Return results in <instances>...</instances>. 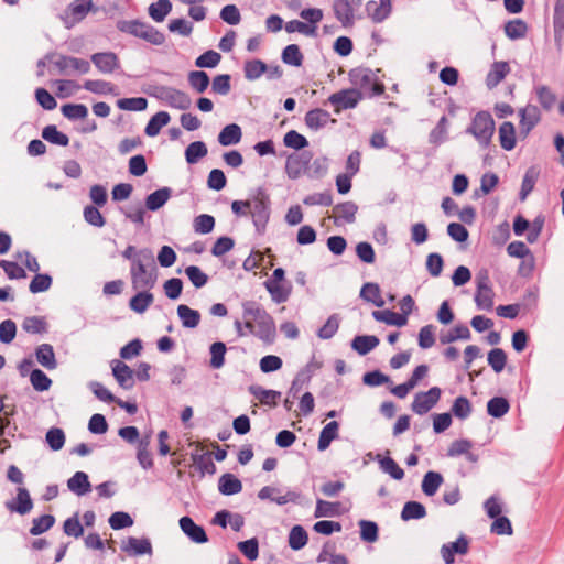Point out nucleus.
I'll list each match as a JSON object with an SVG mask.
<instances>
[{"mask_svg": "<svg viewBox=\"0 0 564 564\" xmlns=\"http://www.w3.org/2000/svg\"><path fill=\"white\" fill-rule=\"evenodd\" d=\"M62 113L69 120L85 119L88 116V109L83 104H66L63 105Z\"/></svg>", "mask_w": 564, "mask_h": 564, "instance_id": "obj_55", "label": "nucleus"}, {"mask_svg": "<svg viewBox=\"0 0 564 564\" xmlns=\"http://www.w3.org/2000/svg\"><path fill=\"white\" fill-rule=\"evenodd\" d=\"M308 541V535L302 525H294L289 533V545L292 550L303 549Z\"/></svg>", "mask_w": 564, "mask_h": 564, "instance_id": "obj_45", "label": "nucleus"}, {"mask_svg": "<svg viewBox=\"0 0 564 564\" xmlns=\"http://www.w3.org/2000/svg\"><path fill=\"white\" fill-rule=\"evenodd\" d=\"M510 409V404L508 400L503 397H495L490 399L487 403V412L489 415L494 417H502L508 413Z\"/></svg>", "mask_w": 564, "mask_h": 564, "instance_id": "obj_49", "label": "nucleus"}, {"mask_svg": "<svg viewBox=\"0 0 564 564\" xmlns=\"http://www.w3.org/2000/svg\"><path fill=\"white\" fill-rule=\"evenodd\" d=\"M139 292L130 299V308L139 314L144 313L154 301V296L150 290H138Z\"/></svg>", "mask_w": 564, "mask_h": 564, "instance_id": "obj_27", "label": "nucleus"}, {"mask_svg": "<svg viewBox=\"0 0 564 564\" xmlns=\"http://www.w3.org/2000/svg\"><path fill=\"white\" fill-rule=\"evenodd\" d=\"M334 223L340 224V220L351 224L356 219L358 206L354 202H344L334 206Z\"/></svg>", "mask_w": 564, "mask_h": 564, "instance_id": "obj_17", "label": "nucleus"}, {"mask_svg": "<svg viewBox=\"0 0 564 564\" xmlns=\"http://www.w3.org/2000/svg\"><path fill=\"white\" fill-rule=\"evenodd\" d=\"M519 116L520 132L524 135H528L541 120V111L534 105H527L524 108L520 109Z\"/></svg>", "mask_w": 564, "mask_h": 564, "instance_id": "obj_13", "label": "nucleus"}, {"mask_svg": "<svg viewBox=\"0 0 564 564\" xmlns=\"http://www.w3.org/2000/svg\"><path fill=\"white\" fill-rule=\"evenodd\" d=\"M330 119L327 110L315 108L306 112L305 124L312 130H319L324 128Z\"/></svg>", "mask_w": 564, "mask_h": 564, "instance_id": "obj_24", "label": "nucleus"}, {"mask_svg": "<svg viewBox=\"0 0 564 564\" xmlns=\"http://www.w3.org/2000/svg\"><path fill=\"white\" fill-rule=\"evenodd\" d=\"M268 65L260 59L247 61L243 66L245 77L248 80H256L265 74Z\"/></svg>", "mask_w": 564, "mask_h": 564, "instance_id": "obj_46", "label": "nucleus"}, {"mask_svg": "<svg viewBox=\"0 0 564 564\" xmlns=\"http://www.w3.org/2000/svg\"><path fill=\"white\" fill-rule=\"evenodd\" d=\"M264 286L270 293L272 301L280 304L288 301L291 294L292 286L286 282L265 281Z\"/></svg>", "mask_w": 564, "mask_h": 564, "instance_id": "obj_19", "label": "nucleus"}, {"mask_svg": "<svg viewBox=\"0 0 564 564\" xmlns=\"http://www.w3.org/2000/svg\"><path fill=\"white\" fill-rule=\"evenodd\" d=\"M339 424L336 421L327 423L321 431L317 448L323 452L327 449L330 443L338 437Z\"/></svg>", "mask_w": 564, "mask_h": 564, "instance_id": "obj_28", "label": "nucleus"}, {"mask_svg": "<svg viewBox=\"0 0 564 564\" xmlns=\"http://www.w3.org/2000/svg\"><path fill=\"white\" fill-rule=\"evenodd\" d=\"M220 59L221 55L218 52L209 50L196 58L195 65L199 68H214L219 64Z\"/></svg>", "mask_w": 564, "mask_h": 564, "instance_id": "obj_60", "label": "nucleus"}, {"mask_svg": "<svg viewBox=\"0 0 564 564\" xmlns=\"http://www.w3.org/2000/svg\"><path fill=\"white\" fill-rule=\"evenodd\" d=\"M249 392L258 399L262 404L274 406L281 397L279 391L267 390L261 386H250Z\"/></svg>", "mask_w": 564, "mask_h": 564, "instance_id": "obj_29", "label": "nucleus"}, {"mask_svg": "<svg viewBox=\"0 0 564 564\" xmlns=\"http://www.w3.org/2000/svg\"><path fill=\"white\" fill-rule=\"evenodd\" d=\"M372 316L378 322H382L388 325H394L398 327L404 326L408 323V317L405 315L392 312L390 310L373 311Z\"/></svg>", "mask_w": 564, "mask_h": 564, "instance_id": "obj_33", "label": "nucleus"}, {"mask_svg": "<svg viewBox=\"0 0 564 564\" xmlns=\"http://www.w3.org/2000/svg\"><path fill=\"white\" fill-rule=\"evenodd\" d=\"M443 481V476L440 473L427 471L422 480V491L426 496L432 497L437 492Z\"/></svg>", "mask_w": 564, "mask_h": 564, "instance_id": "obj_37", "label": "nucleus"}, {"mask_svg": "<svg viewBox=\"0 0 564 564\" xmlns=\"http://www.w3.org/2000/svg\"><path fill=\"white\" fill-rule=\"evenodd\" d=\"M193 227L197 234H209L215 227V218L207 214H202L194 218Z\"/></svg>", "mask_w": 564, "mask_h": 564, "instance_id": "obj_62", "label": "nucleus"}, {"mask_svg": "<svg viewBox=\"0 0 564 564\" xmlns=\"http://www.w3.org/2000/svg\"><path fill=\"white\" fill-rule=\"evenodd\" d=\"M469 338H470L469 328L464 324H459V325L454 326L447 333L442 334L440 336V341H441V344L446 345V344L456 341L458 339H469Z\"/></svg>", "mask_w": 564, "mask_h": 564, "instance_id": "obj_42", "label": "nucleus"}, {"mask_svg": "<svg viewBox=\"0 0 564 564\" xmlns=\"http://www.w3.org/2000/svg\"><path fill=\"white\" fill-rule=\"evenodd\" d=\"M122 257L131 262L130 278L133 290H151L158 280V268L150 248L137 249L129 245Z\"/></svg>", "mask_w": 564, "mask_h": 564, "instance_id": "obj_1", "label": "nucleus"}, {"mask_svg": "<svg viewBox=\"0 0 564 564\" xmlns=\"http://www.w3.org/2000/svg\"><path fill=\"white\" fill-rule=\"evenodd\" d=\"M510 66L507 62H495L486 77L488 88H495L509 74Z\"/></svg>", "mask_w": 564, "mask_h": 564, "instance_id": "obj_22", "label": "nucleus"}, {"mask_svg": "<svg viewBox=\"0 0 564 564\" xmlns=\"http://www.w3.org/2000/svg\"><path fill=\"white\" fill-rule=\"evenodd\" d=\"M117 106L122 110L142 111L147 108L148 101L143 97L122 98L117 101Z\"/></svg>", "mask_w": 564, "mask_h": 564, "instance_id": "obj_61", "label": "nucleus"}, {"mask_svg": "<svg viewBox=\"0 0 564 564\" xmlns=\"http://www.w3.org/2000/svg\"><path fill=\"white\" fill-rule=\"evenodd\" d=\"M535 94L538 97V101L541 105V107L545 110L552 109L556 101V96L554 93L544 85H540L535 87Z\"/></svg>", "mask_w": 564, "mask_h": 564, "instance_id": "obj_57", "label": "nucleus"}, {"mask_svg": "<svg viewBox=\"0 0 564 564\" xmlns=\"http://www.w3.org/2000/svg\"><path fill=\"white\" fill-rule=\"evenodd\" d=\"M177 314L182 322V325L186 328H195L200 322V314L198 311L191 308L185 304H181L177 307Z\"/></svg>", "mask_w": 564, "mask_h": 564, "instance_id": "obj_36", "label": "nucleus"}, {"mask_svg": "<svg viewBox=\"0 0 564 564\" xmlns=\"http://www.w3.org/2000/svg\"><path fill=\"white\" fill-rule=\"evenodd\" d=\"M192 459L202 476L205 474H215L216 466L209 454H194L192 455Z\"/></svg>", "mask_w": 564, "mask_h": 564, "instance_id": "obj_54", "label": "nucleus"}, {"mask_svg": "<svg viewBox=\"0 0 564 564\" xmlns=\"http://www.w3.org/2000/svg\"><path fill=\"white\" fill-rule=\"evenodd\" d=\"M156 97L172 108L187 110L192 106L191 97L173 87H160Z\"/></svg>", "mask_w": 564, "mask_h": 564, "instance_id": "obj_8", "label": "nucleus"}, {"mask_svg": "<svg viewBox=\"0 0 564 564\" xmlns=\"http://www.w3.org/2000/svg\"><path fill=\"white\" fill-rule=\"evenodd\" d=\"M172 189L170 187H162L148 195L145 206L149 210L160 209L171 197Z\"/></svg>", "mask_w": 564, "mask_h": 564, "instance_id": "obj_30", "label": "nucleus"}, {"mask_svg": "<svg viewBox=\"0 0 564 564\" xmlns=\"http://www.w3.org/2000/svg\"><path fill=\"white\" fill-rule=\"evenodd\" d=\"M494 290L492 288L477 289L475 294V302L479 310L490 311L494 306Z\"/></svg>", "mask_w": 564, "mask_h": 564, "instance_id": "obj_53", "label": "nucleus"}, {"mask_svg": "<svg viewBox=\"0 0 564 564\" xmlns=\"http://www.w3.org/2000/svg\"><path fill=\"white\" fill-rule=\"evenodd\" d=\"M245 327L264 343H272L276 335L273 317L257 302L245 301L242 303Z\"/></svg>", "mask_w": 564, "mask_h": 564, "instance_id": "obj_2", "label": "nucleus"}, {"mask_svg": "<svg viewBox=\"0 0 564 564\" xmlns=\"http://www.w3.org/2000/svg\"><path fill=\"white\" fill-rule=\"evenodd\" d=\"M310 161L311 154L307 152L290 154L285 162V173L288 177L297 180L305 172Z\"/></svg>", "mask_w": 564, "mask_h": 564, "instance_id": "obj_11", "label": "nucleus"}, {"mask_svg": "<svg viewBox=\"0 0 564 564\" xmlns=\"http://www.w3.org/2000/svg\"><path fill=\"white\" fill-rule=\"evenodd\" d=\"M35 357L37 362L48 370H53L57 367L55 352L50 344H42L35 350Z\"/></svg>", "mask_w": 564, "mask_h": 564, "instance_id": "obj_26", "label": "nucleus"}, {"mask_svg": "<svg viewBox=\"0 0 564 564\" xmlns=\"http://www.w3.org/2000/svg\"><path fill=\"white\" fill-rule=\"evenodd\" d=\"M116 28L126 34L142 39L152 45H162L165 35L149 23L140 20H119Z\"/></svg>", "mask_w": 564, "mask_h": 564, "instance_id": "obj_3", "label": "nucleus"}, {"mask_svg": "<svg viewBox=\"0 0 564 564\" xmlns=\"http://www.w3.org/2000/svg\"><path fill=\"white\" fill-rule=\"evenodd\" d=\"M499 141L502 149L511 151L516 147V129L512 122L506 121L499 127Z\"/></svg>", "mask_w": 564, "mask_h": 564, "instance_id": "obj_32", "label": "nucleus"}, {"mask_svg": "<svg viewBox=\"0 0 564 564\" xmlns=\"http://www.w3.org/2000/svg\"><path fill=\"white\" fill-rule=\"evenodd\" d=\"M22 328L29 334H44L47 332V323L42 316L25 317Z\"/></svg>", "mask_w": 564, "mask_h": 564, "instance_id": "obj_51", "label": "nucleus"}, {"mask_svg": "<svg viewBox=\"0 0 564 564\" xmlns=\"http://www.w3.org/2000/svg\"><path fill=\"white\" fill-rule=\"evenodd\" d=\"M90 59L96 68L104 74L113 73L120 67L119 57L113 52L95 53Z\"/></svg>", "mask_w": 564, "mask_h": 564, "instance_id": "obj_12", "label": "nucleus"}, {"mask_svg": "<svg viewBox=\"0 0 564 564\" xmlns=\"http://www.w3.org/2000/svg\"><path fill=\"white\" fill-rule=\"evenodd\" d=\"M171 120L169 112L159 111L148 122L144 132L149 137H155L160 133L161 129L165 127Z\"/></svg>", "mask_w": 564, "mask_h": 564, "instance_id": "obj_35", "label": "nucleus"}, {"mask_svg": "<svg viewBox=\"0 0 564 564\" xmlns=\"http://www.w3.org/2000/svg\"><path fill=\"white\" fill-rule=\"evenodd\" d=\"M94 9L93 0H75L68 6V14L70 23L75 24L86 18Z\"/></svg>", "mask_w": 564, "mask_h": 564, "instance_id": "obj_20", "label": "nucleus"}, {"mask_svg": "<svg viewBox=\"0 0 564 564\" xmlns=\"http://www.w3.org/2000/svg\"><path fill=\"white\" fill-rule=\"evenodd\" d=\"M55 66L62 73H65L68 69H73L79 74H87L90 70V63L88 61L66 55H61L55 61Z\"/></svg>", "mask_w": 564, "mask_h": 564, "instance_id": "obj_14", "label": "nucleus"}, {"mask_svg": "<svg viewBox=\"0 0 564 564\" xmlns=\"http://www.w3.org/2000/svg\"><path fill=\"white\" fill-rule=\"evenodd\" d=\"M122 551L130 555H143L152 553V545L149 539L128 538L121 546Z\"/></svg>", "mask_w": 564, "mask_h": 564, "instance_id": "obj_21", "label": "nucleus"}, {"mask_svg": "<svg viewBox=\"0 0 564 564\" xmlns=\"http://www.w3.org/2000/svg\"><path fill=\"white\" fill-rule=\"evenodd\" d=\"M55 523V518L52 514H43L33 519L30 533L32 535H40L50 530Z\"/></svg>", "mask_w": 564, "mask_h": 564, "instance_id": "obj_58", "label": "nucleus"}, {"mask_svg": "<svg viewBox=\"0 0 564 564\" xmlns=\"http://www.w3.org/2000/svg\"><path fill=\"white\" fill-rule=\"evenodd\" d=\"M30 381L36 391H46L52 384V380L40 369L31 371Z\"/></svg>", "mask_w": 564, "mask_h": 564, "instance_id": "obj_64", "label": "nucleus"}, {"mask_svg": "<svg viewBox=\"0 0 564 564\" xmlns=\"http://www.w3.org/2000/svg\"><path fill=\"white\" fill-rule=\"evenodd\" d=\"M188 84L198 94H203L209 86L210 79L204 70H192L188 73Z\"/></svg>", "mask_w": 564, "mask_h": 564, "instance_id": "obj_40", "label": "nucleus"}, {"mask_svg": "<svg viewBox=\"0 0 564 564\" xmlns=\"http://www.w3.org/2000/svg\"><path fill=\"white\" fill-rule=\"evenodd\" d=\"M171 10L172 3L170 0H158L150 4L148 12L155 22H162Z\"/></svg>", "mask_w": 564, "mask_h": 564, "instance_id": "obj_48", "label": "nucleus"}, {"mask_svg": "<svg viewBox=\"0 0 564 564\" xmlns=\"http://www.w3.org/2000/svg\"><path fill=\"white\" fill-rule=\"evenodd\" d=\"M207 152V147L203 141H194L186 148L185 158L188 164H195L206 156Z\"/></svg>", "mask_w": 564, "mask_h": 564, "instance_id": "obj_50", "label": "nucleus"}, {"mask_svg": "<svg viewBox=\"0 0 564 564\" xmlns=\"http://www.w3.org/2000/svg\"><path fill=\"white\" fill-rule=\"evenodd\" d=\"M33 507L32 499L29 491L24 487L18 488L15 501L7 502V508L10 511H15L19 514H26Z\"/></svg>", "mask_w": 564, "mask_h": 564, "instance_id": "obj_18", "label": "nucleus"}, {"mask_svg": "<svg viewBox=\"0 0 564 564\" xmlns=\"http://www.w3.org/2000/svg\"><path fill=\"white\" fill-rule=\"evenodd\" d=\"M362 0H334V12L344 26L354 23L355 12L361 8Z\"/></svg>", "mask_w": 564, "mask_h": 564, "instance_id": "obj_10", "label": "nucleus"}, {"mask_svg": "<svg viewBox=\"0 0 564 564\" xmlns=\"http://www.w3.org/2000/svg\"><path fill=\"white\" fill-rule=\"evenodd\" d=\"M377 460L383 473L389 474L393 479L401 480L404 477V470L390 456L382 457L377 455Z\"/></svg>", "mask_w": 564, "mask_h": 564, "instance_id": "obj_38", "label": "nucleus"}, {"mask_svg": "<svg viewBox=\"0 0 564 564\" xmlns=\"http://www.w3.org/2000/svg\"><path fill=\"white\" fill-rule=\"evenodd\" d=\"M390 9V0H380L379 3L377 1H368L366 4L367 14L377 23L388 18Z\"/></svg>", "mask_w": 564, "mask_h": 564, "instance_id": "obj_23", "label": "nucleus"}, {"mask_svg": "<svg viewBox=\"0 0 564 564\" xmlns=\"http://www.w3.org/2000/svg\"><path fill=\"white\" fill-rule=\"evenodd\" d=\"M42 138L50 143L66 147L69 143V138L57 130L56 126L50 124L42 130Z\"/></svg>", "mask_w": 564, "mask_h": 564, "instance_id": "obj_47", "label": "nucleus"}, {"mask_svg": "<svg viewBox=\"0 0 564 564\" xmlns=\"http://www.w3.org/2000/svg\"><path fill=\"white\" fill-rule=\"evenodd\" d=\"M182 531L195 543L208 541L207 534L202 525L196 524L192 518L185 516L180 519Z\"/></svg>", "mask_w": 564, "mask_h": 564, "instance_id": "obj_15", "label": "nucleus"}, {"mask_svg": "<svg viewBox=\"0 0 564 564\" xmlns=\"http://www.w3.org/2000/svg\"><path fill=\"white\" fill-rule=\"evenodd\" d=\"M249 214L252 216L253 225L259 234L263 232L270 217V199L265 191L258 188L251 200Z\"/></svg>", "mask_w": 564, "mask_h": 564, "instance_id": "obj_6", "label": "nucleus"}, {"mask_svg": "<svg viewBox=\"0 0 564 564\" xmlns=\"http://www.w3.org/2000/svg\"><path fill=\"white\" fill-rule=\"evenodd\" d=\"M348 78L355 89L368 97L380 96L384 93V85L379 82L375 73L368 67H356L349 70Z\"/></svg>", "mask_w": 564, "mask_h": 564, "instance_id": "obj_4", "label": "nucleus"}, {"mask_svg": "<svg viewBox=\"0 0 564 564\" xmlns=\"http://www.w3.org/2000/svg\"><path fill=\"white\" fill-rule=\"evenodd\" d=\"M442 390L438 387H432L426 392L415 394L411 409L419 415L426 414L440 400Z\"/></svg>", "mask_w": 564, "mask_h": 564, "instance_id": "obj_9", "label": "nucleus"}, {"mask_svg": "<svg viewBox=\"0 0 564 564\" xmlns=\"http://www.w3.org/2000/svg\"><path fill=\"white\" fill-rule=\"evenodd\" d=\"M528 25L524 21L517 19L505 25V33L511 40L522 39L527 35Z\"/></svg>", "mask_w": 564, "mask_h": 564, "instance_id": "obj_52", "label": "nucleus"}, {"mask_svg": "<svg viewBox=\"0 0 564 564\" xmlns=\"http://www.w3.org/2000/svg\"><path fill=\"white\" fill-rule=\"evenodd\" d=\"M226 350V345L221 341L212 344L209 348L212 368L219 369L224 366Z\"/></svg>", "mask_w": 564, "mask_h": 564, "instance_id": "obj_56", "label": "nucleus"}, {"mask_svg": "<svg viewBox=\"0 0 564 564\" xmlns=\"http://www.w3.org/2000/svg\"><path fill=\"white\" fill-rule=\"evenodd\" d=\"M68 489L77 496H84L91 489L88 476L84 471H76L67 481Z\"/></svg>", "mask_w": 564, "mask_h": 564, "instance_id": "obj_25", "label": "nucleus"}, {"mask_svg": "<svg viewBox=\"0 0 564 564\" xmlns=\"http://www.w3.org/2000/svg\"><path fill=\"white\" fill-rule=\"evenodd\" d=\"M379 345V339L372 335L356 336L351 343L359 355H367Z\"/></svg>", "mask_w": 564, "mask_h": 564, "instance_id": "obj_39", "label": "nucleus"}, {"mask_svg": "<svg viewBox=\"0 0 564 564\" xmlns=\"http://www.w3.org/2000/svg\"><path fill=\"white\" fill-rule=\"evenodd\" d=\"M507 362V355L501 348H494L488 354V364L495 370V372L499 373L503 370Z\"/></svg>", "mask_w": 564, "mask_h": 564, "instance_id": "obj_63", "label": "nucleus"}, {"mask_svg": "<svg viewBox=\"0 0 564 564\" xmlns=\"http://www.w3.org/2000/svg\"><path fill=\"white\" fill-rule=\"evenodd\" d=\"M364 98L361 91L355 88L341 89L328 97V102L334 106L335 112L355 108Z\"/></svg>", "mask_w": 564, "mask_h": 564, "instance_id": "obj_7", "label": "nucleus"}, {"mask_svg": "<svg viewBox=\"0 0 564 564\" xmlns=\"http://www.w3.org/2000/svg\"><path fill=\"white\" fill-rule=\"evenodd\" d=\"M471 403L466 397H458L452 405V413L459 420L467 419L471 413Z\"/></svg>", "mask_w": 564, "mask_h": 564, "instance_id": "obj_59", "label": "nucleus"}, {"mask_svg": "<svg viewBox=\"0 0 564 564\" xmlns=\"http://www.w3.org/2000/svg\"><path fill=\"white\" fill-rule=\"evenodd\" d=\"M426 516L425 507L417 501H408L401 511V519L404 521L419 520Z\"/></svg>", "mask_w": 564, "mask_h": 564, "instance_id": "obj_41", "label": "nucleus"}, {"mask_svg": "<svg viewBox=\"0 0 564 564\" xmlns=\"http://www.w3.org/2000/svg\"><path fill=\"white\" fill-rule=\"evenodd\" d=\"M218 489L223 495L230 496L242 490L241 481L232 474H224L218 481Z\"/></svg>", "mask_w": 564, "mask_h": 564, "instance_id": "obj_31", "label": "nucleus"}, {"mask_svg": "<svg viewBox=\"0 0 564 564\" xmlns=\"http://www.w3.org/2000/svg\"><path fill=\"white\" fill-rule=\"evenodd\" d=\"M495 129V120L491 113L481 110L474 116L466 132L471 134L479 145L486 149L491 143Z\"/></svg>", "mask_w": 564, "mask_h": 564, "instance_id": "obj_5", "label": "nucleus"}, {"mask_svg": "<svg viewBox=\"0 0 564 564\" xmlns=\"http://www.w3.org/2000/svg\"><path fill=\"white\" fill-rule=\"evenodd\" d=\"M360 296L367 302H372L378 307L384 305V301L380 294V288L377 283H365L361 288Z\"/></svg>", "mask_w": 564, "mask_h": 564, "instance_id": "obj_44", "label": "nucleus"}, {"mask_svg": "<svg viewBox=\"0 0 564 564\" xmlns=\"http://www.w3.org/2000/svg\"><path fill=\"white\" fill-rule=\"evenodd\" d=\"M281 58L284 64L300 67L303 64L304 56L296 44H290L282 51Z\"/></svg>", "mask_w": 564, "mask_h": 564, "instance_id": "obj_43", "label": "nucleus"}, {"mask_svg": "<svg viewBox=\"0 0 564 564\" xmlns=\"http://www.w3.org/2000/svg\"><path fill=\"white\" fill-rule=\"evenodd\" d=\"M112 375L121 388L128 390L133 387V371L124 362L120 360L112 361Z\"/></svg>", "mask_w": 564, "mask_h": 564, "instance_id": "obj_16", "label": "nucleus"}, {"mask_svg": "<svg viewBox=\"0 0 564 564\" xmlns=\"http://www.w3.org/2000/svg\"><path fill=\"white\" fill-rule=\"evenodd\" d=\"M242 137L241 128L236 124L231 123L226 126L218 135V142L224 145H232L240 142Z\"/></svg>", "mask_w": 564, "mask_h": 564, "instance_id": "obj_34", "label": "nucleus"}]
</instances>
